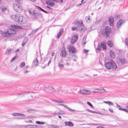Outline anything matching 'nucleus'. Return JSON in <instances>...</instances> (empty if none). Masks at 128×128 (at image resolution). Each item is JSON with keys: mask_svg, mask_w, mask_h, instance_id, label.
<instances>
[{"mask_svg": "<svg viewBox=\"0 0 128 128\" xmlns=\"http://www.w3.org/2000/svg\"><path fill=\"white\" fill-rule=\"evenodd\" d=\"M12 115L14 116H24V114H21L19 113H14L12 114Z\"/></svg>", "mask_w": 128, "mask_h": 128, "instance_id": "23", "label": "nucleus"}, {"mask_svg": "<svg viewBox=\"0 0 128 128\" xmlns=\"http://www.w3.org/2000/svg\"><path fill=\"white\" fill-rule=\"evenodd\" d=\"M10 29L9 28L8 30H7L6 32H2V35L5 37H8V36H11V33H10Z\"/></svg>", "mask_w": 128, "mask_h": 128, "instance_id": "11", "label": "nucleus"}, {"mask_svg": "<svg viewBox=\"0 0 128 128\" xmlns=\"http://www.w3.org/2000/svg\"><path fill=\"white\" fill-rule=\"evenodd\" d=\"M7 10V9L6 7H4L2 9V11L4 12H5Z\"/></svg>", "mask_w": 128, "mask_h": 128, "instance_id": "33", "label": "nucleus"}, {"mask_svg": "<svg viewBox=\"0 0 128 128\" xmlns=\"http://www.w3.org/2000/svg\"><path fill=\"white\" fill-rule=\"evenodd\" d=\"M94 75V76H97V74H95V75Z\"/></svg>", "mask_w": 128, "mask_h": 128, "instance_id": "56", "label": "nucleus"}, {"mask_svg": "<svg viewBox=\"0 0 128 128\" xmlns=\"http://www.w3.org/2000/svg\"><path fill=\"white\" fill-rule=\"evenodd\" d=\"M64 32V30L63 29H61L59 32L58 34L57 35V38H58Z\"/></svg>", "mask_w": 128, "mask_h": 128, "instance_id": "21", "label": "nucleus"}, {"mask_svg": "<svg viewBox=\"0 0 128 128\" xmlns=\"http://www.w3.org/2000/svg\"><path fill=\"white\" fill-rule=\"evenodd\" d=\"M79 92L80 94H90V90L84 89H81Z\"/></svg>", "mask_w": 128, "mask_h": 128, "instance_id": "9", "label": "nucleus"}, {"mask_svg": "<svg viewBox=\"0 0 128 128\" xmlns=\"http://www.w3.org/2000/svg\"><path fill=\"white\" fill-rule=\"evenodd\" d=\"M11 27L12 28L10 29L11 35L16 34V31L18 30L22 29V27L18 25H12L11 26Z\"/></svg>", "mask_w": 128, "mask_h": 128, "instance_id": "4", "label": "nucleus"}, {"mask_svg": "<svg viewBox=\"0 0 128 128\" xmlns=\"http://www.w3.org/2000/svg\"><path fill=\"white\" fill-rule=\"evenodd\" d=\"M16 56H14L13 58L11 60V62L14 61L16 58Z\"/></svg>", "mask_w": 128, "mask_h": 128, "instance_id": "43", "label": "nucleus"}, {"mask_svg": "<svg viewBox=\"0 0 128 128\" xmlns=\"http://www.w3.org/2000/svg\"><path fill=\"white\" fill-rule=\"evenodd\" d=\"M84 0H82L81 2H82Z\"/></svg>", "mask_w": 128, "mask_h": 128, "instance_id": "57", "label": "nucleus"}, {"mask_svg": "<svg viewBox=\"0 0 128 128\" xmlns=\"http://www.w3.org/2000/svg\"><path fill=\"white\" fill-rule=\"evenodd\" d=\"M28 71L27 70H26L25 71H24V73H27L28 72Z\"/></svg>", "mask_w": 128, "mask_h": 128, "instance_id": "49", "label": "nucleus"}, {"mask_svg": "<svg viewBox=\"0 0 128 128\" xmlns=\"http://www.w3.org/2000/svg\"><path fill=\"white\" fill-rule=\"evenodd\" d=\"M60 105H61V106H63V105H64V104H60Z\"/></svg>", "mask_w": 128, "mask_h": 128, "instance_id": "55", "label": "nucleus"}, {"mask_svg": "<svg viewBox=\"0 0 128 128\" xmlns=\"http://www.w3.org/2000/svg\"><path fill=\"white\" fill-rule=\"evenodd\" d=\"M47 59H46L44 60L42 64H44V66H42V67H44L46 66V65L47 63V62H46L47 61Z\"/></svg>", "mask_w": 128, "mask_h": 128, "instance_id": "25", "label": "nucleus"}, {"mask_svg": "<svg viewBox=\"0 0 128 128\" xmlns=\"http://www.w3.org/2000/svg\"><path fill=\"white\" fill-rule=\"evenodd\" d=\"M108 22L110 26H112L114 23V19L113 17L110 16L108 18Z\"/></svg>", "mask_w": 128, "mask_h": 128, "instance_id": "17", "label": "nucleus"}, {"mask_svg": "<svg viewBox=\"0 0 128 128\" xmlns=\"http://www.w3.org/2000/svg\"><path fill=\"white\" fill-rule=\"evenodd\" d=\"M25 95L27 98L28 100H31L30 98H32L33 97V95H32V94L31 92L26 93L25 94Z\"/></svg>", "mask_w": 128, "mask_h": 128, "instance_id": "15", "label": "nucleus"}, {"mask_svg": "<svg viewBox=\"0 0 128 128\" xmlns=\"http://www.w3.org/2000/svg\"><path fill=\"white\" fill-rule=\"evenodd\" d=\"M75 24H76L78 25V26H79L80 27L79 29H77V30L81 32H83L86 30V28L84 26L83 23L82 21H77L75 22Z\"/></svg>", "mask_w": 128, "mask_h": 128, "instance_id": "5", "label": "nucleus"}, {"mask_svg": "<svg viewBox=\"0 0 128 128\" xmlns=\"http://www.w3.org/2000/svg\"><path fill=\"white\" fill-rule=\"evenodd\" d=\"M14 9L18 12H20L22 10V7L18 3L15 4L13 6Z\"/></svg>", "mask_w": 128, "mask_h": 128, "instance_id": "6", "label": "nucleus"}, {"mask_svg": "<svg viewBox=\"0 0 128 128\" xmlns=\"http://www.w3.org/2000/svg\"><path fill=\"white\" fill-rule=\"evenodd\" d=\"M24 44H22V45L23 46H24Z\"/></svg>", "mask_w": 128, "mask_h": 128, "instance_id": "58", "label": "nucleus"}, {"mask_svg": "<svg viewBox=\"0 0 128 128\" xmlns=\"http://www.w3.org/2000/svg\"><path fill=\"white\" fill-rule=\"evenodd\" d=\"M90 17L89 16H87L86 18V22L90 20Z\"/></svg>", "mask_w": 128, "mask_h": 128, "instance_id": "34", "label": "nucleus"}, {"mask_svg": "<svg viewBox=\"0 0 128 128\" xmlns=\"http://www.w3.org/2000/svg\"><path fill=\"white\" fill-rule=\"evenodd\" d=\"M101 48L104 49L106 50V44L104 42H102L100 44Z\"/></svg>", "mask_w": 128, "mask_h": 128, "instance_id": "20", "label": "nucleus"}, {"mask_svg": "<svg viewBox=\"0 0 128 128\" xmlns=\"http://www.w3.org/2000/svg\"><path fill=\"white\" fill-rule=\"evenodd\" d=\"M107 44L108 46L110 47H111L113 46V43L110 40H108L107 42Z\"/></svg>", "mask_w": 128, "mask_h": 128, "instance_id": "22", "label": "nucleus"}, {"mask_svg": "<svg viewBox=\"0 0 128 128\" xmlns=\"http://www.w3.org/2000/svg\"><path fill=\"white\" fill-rule=\"evenodd\" d=\"M34 64L35 65H37L38 64V60L37 58H36L34 59Z\"/></svg>", "mask_w": 128, "mask_h": 128, "instance_id": "26", "label": "nucleus"}, {"mask_svg": "<svg viewBox=\"0 0 128 128\" xmlns=\"http://www.w3.org/2000/svg\"><path fill=\"white\" fill-rule=\"evenodd\" d=\"M63 106L64 107L66 108H67L68 109H70V108L66 105L64 104L63 105Z\"/></svg>", "mask_w": 128, "mask_h": 128, "instance_id": "42", "label": "nucleus"}, {"mask_svg": "<svg viewBox=\"0 0 128 128\" xmlns=\"http://www.w3.org/2000/svg\"><path fill=\"white\" fill-rule=\"evenodd\" d=\"M106 92L104 88H102L101 89L99 88H95L94 89V90L93 91V93H103L105 92Z\"/></svg>", "mask_w": 128, "mask_h": 128, "instance_id": "8", "label": "nucleus"}, {"mask_svg": "<svg viewBox=\"0 0 128 128\" xmlns=\"http://www.w3.org/2000/svg\"><path fill=\"white\" fill-rule=\"evenodd\" d=\"M111 31V28L109 26H107L105 28V31L106 37L109 36Z\"/></svg>", "mask_w": 128, "mask_h": 128, "instance_id": "10", "label": "nucleus"}, {"mask_svg": "<svg viewBox=\"0 0 128 128\" xmlns=\"http://www.w3.org/2000/svg\"><path fill=\"white\" fill-rule=\"evenodd\" d=\"M108 110L110 111L111 112H113V110L112 109L110 108L108 109Z\"/></svg>", "mask_w": 128, "mask_h": 128, "instance_id": "41", "label": "nucleus"}, {"mask_svg": "<svg viewBox=\"0 0 128 128\" xmlns=\"http://www.w3.org/2000/svg\"><path fill=\"white\" fill-rule=\"evenodd\" d=\"M118 108L120 110H122L124 111H125V110H126V109L122 108V107L118 105Z\"/></svg>", "mask_w": 128, "mask_h": 128, "instance_id": "27", "label": "nucleus"}, {"mask_svg": "<svg viewBox=\"0 0 128 128\" xmlns=\"http://www.w3.org/2000/svg\"><path fill=\"white\" fill-rule=\"evenodd\" d=\"M123 23V21L122 20H119L117 22V26L118 27H120V26Z\"/></svg>", "mask_w": 128, "mask_h": 128, "instance_id": "19", "label": "nucleus"}, {"mask_svg": "<svg viewBox=\"0 0 128 128\" xmlns=\"http://www.w3.org/2000/svg\"><path fill=\"white\" fill-rule=\"evenodd\" d=\"M86 110L90 112H92V113H95L96 112L95 111L91 110H88V109Z\"/></svg>", "mask_w": 128, "mask_h": 128, "instance_id": "39", "label": "nucleus"}, {"mask_svg": "<svg viewBox=\"0 0 128 128\" xmlns=\"http://www.w3.org/2000/svg\"><path fill=\"white\" fill-rule=\"evenodd\" d=\"M88 50L85 49L84 50V52H88Z\"/></svg>", "mask_w": 128, "mask_h": 128, "instance_id": "45", "label": "nucleus"}, {"mask_svg": "<svg viewBox=\"0 0 128 128\" xmlns=\"http://www.w3.org/2000/svg\"><path fill=\"white\" fill-rule=\"evenodd\" d=\"M61 54L63 57H65L66 56L67 54L66 50L64 47L63 46L62 48Z\"/></svg>", "mask_w": 128, "mask_h": 128, "instance_id": "14", "label": "nucleus"}, {"mask_svg": "<svg viewBox=\"0 0 128 128\" xmlns=\"http://www.w3.org/2000/svg\"><path fill=\"white\" fill-rule=\"evenodd\" d=\"M97 128H104L103 126H98V127Z\"/></svg>", "mask_w": 128, "mask_h": 128, "instance_id": "46", "label": "nucleus"}, {"mask_svg": "<svg viewBox=\"0 0 128 128\" xmlns=\"http://www.w3.org/2000/svg\"><path fill=\"white\" fill-rule=\"evenodd\" d=\"M116 59L117 62L119 65H122L127 63L126 61L124 58H117Z\"/></svg>", "mask_w": 128, "mask_h": 128, "instance_id": "7", "label": "nucleus"}, {"mask_svg": "<svg viewBox=\"0 0 128 128\" xmlns=\"http://www.w3.org/2000/svg\"><path fill=\"white\" fill-rule=\"evenodd\" d=\"M78 37V36L77 34H75L74 36L72 38L71 40V43L74 44L75 43L77 40Z\"/></svg>", "mask_w": 128, "mask_h": 128, "instance_id": "13", "label": "nucleus"}, {"mask_svg": "<svg viewBox=\"0 0 128 128\" xmlns=\"http://www.w3.org/2000/svg\"><path fill=\"white\" fill-rule=\"evenodd\" d=\"M67 49L70 52L74 53L76 52V49L73 46H71L69 45L68 46Z\"/></svg>", "mask_w": 128, "mask_h": 128, "instance_id": "12", "label": "nucleus"}, {"mask_svg": "<svg viewBox=\"0 0 128 128\" xmlns=\"http://www.w3.org/2000/svg\"><path fill=\"white\" fill-rule=\"evenodd\" d=\"M58 117L60 118H62L61 117V116H58Z\"/></svg>", "mask_w": 128, "mask_h": 128, "instance_id": "53", "label": "nucleus"}, {"mask_svg": "<svg viewBox=\"0 0 128 128\" xmlns=\"http://www.w3.org/2000/svg\"><path fill=\"white\" fill-rule=\"evenodd\" d=\"M51 62V61L50 60L48 61V65H49V64H50V62Z\"/></svg>", "mask_w": 128, "mask_h": 128, "instance_id": "48", "label": "nucleus"}, {"mask_svg": "<svg viewBox=\"0 0 128 128\" xmlns=\"http://www.w3.org/2000/svg\"><path fill=\"white\" fill-rule=\"evenodd\" d=\"M25 64V63L24 62H22L20 64V66L22 67H23L24 66Z\"/></svg>", "mask_w": 128, "mask_h": 128, "instance_id": "32", "label": "nucleus"}, {"mask_svg": "<svg viewBox=\"0 0 128 128\" xmlns=\"http://www.w3.org/2000/svg\"><path fill=\"white\" fill-rule=\"evenodd\" d=\"M110 57L112 58H114L116 57L114 52L112 50H110L109 52Z\"/></svg>", "mask_w": 128, "mask_h": 128, "instance_id": "16", "label": "nucleus"}, {"mask_svg": "<svg viewBox=\"0 0 128 128\" xmlns=\"http://www.w3.org/2000/svg\"><path fill=\"white\" fill-rule=\"evenodd\" d=\"M1 33V32L0 31V34Z\"/></svg>", "mask_w": 128, "mask_h": 128, "instance_id": "62", "label": "nucleus"}, {"mask_svg": "<svg viewBox=\"0 0 128 128\" xmlns=\"http://www.w3.org/2000/svg\"><path fill=\"white\" fill-rule=\"evenodd\" d=\"M78 26H77L76 27H72V31H74L75 30H76L77 28H78Z\"/></svg>", "mask_w": 128, "mask_h": 128, "instance_id": "36", "label": "nucleus"}, {"mask_svg": "<svg viewBox=\"0 0 128 128\" xmlns=\"http://www.w3.org/2000/svg\"><path fill=\"white\" fill-rule=\"evenodd\" d=\"M86 43V37H84L82 42V44L84 45Z\"/></svg>", "mask_w": 128, "mask_h": 128, "instance_id": "24", "label": "nucleus"}, {"mask_svg": "<svg viewBox=\"0 0 128 128\" xmlns=\"http://www.w3.org/2000/svg\"><path fill=\"white\" fill-rule=\"evenodd\" d=\"M59 64L60 67L62 68H63L64 65L63 64L62 62V61L60 62Z\"/></svg>", "mask_w": 128, "mask_h": 128, "instance_id": "30", "label": "nucleus"}, {"mask_svg": "<svg viewBox=\"0 0 128 128\" xmlns=\"http://www.w3.org/2000/svg\"><path fill=\"white\" fill-rule=\"evenodd\" d=\"M127 108L128 109V106H127Z\"/></svg>", "mask_w": 128, "mask_h": 128, "instance_id": "60", "label": "nucleus"}, {"mask_svg": "<svg viewBox=\"0 0 128 128\" xmlns=\"http://www.w3.org/2000/svg\"><path fill=\"white\" fill-rule=\"evenodd\" d=\"M36 123L40 124H44V122L39 121H37L36 122Z\"/></svg>", "mask_w": 128, "mask_h": 128, "instance_id": "29", "label": "nucleus"}, {"mask_svg": "<svg viewBox=\"0 0 128 128\" xmlns=\"http://www.w3.org/2000/svg\"><path fill=\"white\" fill-rule=\"evenodd\" d=\"M55 101L58 102V103H61V102H62V100H56Z\"/></svg>", "mask_w": 128, "mask_h": 128, "instance_id": "40", "label": "nucleus"}, {"mask_svg": "<svg viewBox=\"0 0 128 128\" xmlns=\"http://www.w3.org/2000/svg\"><path fill=\"white\" fill-rule=\"evenodd\" d=\"M12 18L14 21L21 24H26L27 22L26 18L18 13L13 14L12 16Z\"/></svg>", "mask_w": 128, "mask_h": 128, "instance_id": "2", "label": "nucleus"}, {"mask_svg": "<svg viewBox=\"0 0 128 128\" xmlns=\"http://www.w3.org/2000/svg\"><path fill=\"white\" fill-rule=\"evenodd\" d=\"M87 104L89 105L91 107L94 108V107L91 104V103L89 102H87Z\"/></svg>", "mask_w": 128, "mask_h": 128, "instance_id": "35", "label": "nucleus"}, {"mask_svg": "<svg viewBox=\"0 0 128 128\" xmlns=\"http://www.w3.org/2000/svg\"><path fill=\"white\" fill-rule=\"evenodd\" d=\"M125 112H126L128 113V110H127L126 109V110H125Z\"/></svg>", "mask_w": 128, "mask_h": 128, "instance_id": "52", "label": "nucleus"}, {"mask_svg": "<svg viewBox=\"0 0 128 128\" xmlns=\"http://www.w3.org/2000/svg\"><path fill=\"white\" fill-rule=\"evenodd\" d=\"M105 65L106 68L108 69H110L112 68L116 69L117 67L116 63L112 60H110V62H106L105 64Z\"/></svg>", "mask_w": 128, "mask_h": 128, "instance_id": "3", "label": "nucleus"}, {"mask_svg": "<svg viewBox=\"0 0 128 128\" xmlns=\"http://www.w3.org/2000/svg\"><path fill=\"white\" fill-rule=\"evenodd\" d=\"M82 4H80V5H81Z\"/></svg>", "mask_w": 128, "mask_h": 128, "instance_id": "61", "label": "nucleus"}, {"mask_svg": "<svg viewBox=\"0 0 128 128\" xmlns=\"http://www.w3.org/2000/svg\"><path fill=\"white\" fill-rule=\"evenodd\" d=\"M104 103L108 104L109 105H113V104L110 101L106 102L104 101Z\"/></svg>", "mask_w": 128, "mask_h": 128, "instance_id": "28", "label": "nucleus"}, {"mask_svg": "<svg viewBox=\"0 0 128 128\" xmlns=\"http://www.w3.org/2000/svg\"><path fill=\"white\" fill-rule=\"evenodd\" d=\"M1 1V0H0V2Z\"/></svg>", "mask_w": 128, "mask_h": 128, "instance_id": "63", "label": "nucleus"}, {"mask_svg": "<svg viewBox=\"0 0 128 128\" xmlns=\"http://www.w3.org/2000/svg\"><path fill=\"white\" fill-rule=\"evenodd\" d=\"M53 125V126H52V127H54V128H56V126H54V125Z\"/></svg>", "mask_w": 128, "mask_h": 128, "instance_id": "51", "label": "nucleus"}, {"mask_svg": "<svg viewBox=\"0 0 128 128\" xmlns=\"http://www.w3.org/2000/svg\"><path fill=\"white\" fill-rule=\"evenodd\" d=\"M64 123L65 125L67 126H73V124L72 122H65Z\"/></svg>", "mask_w": 128, "mask_h": 128, "instance_id": "18", "label": "nucleus"}, {"mask_svg": "<svg viewBox=\"0 0 128 128\" xmlns=\"http://www.w3.org/2000/svg\"><path fill=\"white\" fill-rule=\"evenodd\" d=\"M60 2H63V1L62 0H60Z\"/></svg>", "mask_w": 128, "mask_h": 128, "instance_id": "54", "label": "nucleus"}, {"mask_svg": "<svg viewBox=\"0 0 128 128\" xmlns=\"http://www.w3.org/2000/svg\"><path fill=\"white\" fill-rule=\"evenodd\" d=\"M54 2H60V0H52Z\"/></svg>", "mask_w": 128, "mask_h": 128, "instance_id": "44", "label": "nucleus"}, {"mask_svg": "<svg viewBox=\"0 0 128 128\" xmlns=\"http://www.w3.org/2000/svg\"><path fill=\"white\" fill-rule=\"evenodd\" d=\"M28 122L30 123H32V121L31 120H29L28 121Z\"/></svg>", "mask_w": 128, "mask_h": 128, "instance_id": "50", "label": "nucleus"}, {"mask_svg": "<svg viewBox=\"0 0 128 128\" xmlns=\"http://www.w3.org/2000/svg\"><path fill=\"white\" fill-rule=\"evenodd\" d=\"M100 50V46L99 44L97 48H96V50Z\"/></svg>", "mask_w": 128, "mask_h": 128, "instance_id": "37", "label": "nucleus"}, {"mask_svg": "<svg viewBox=\"0 0 128 128\" xmlns=\"http://www.w3.org/2000/svg\"><path fill=\"white\" fill-rule=\"evenodd\" d=\"M125 42L126 44L128 46V38L126 39Z\"/></svg>", "mask_w": 128, "mask_h": 128, "instance_id": "38", "label": "nucleus"}, {"mask_svg": "<svg viewBox=\"0 0 128 128\" xmlns=\"http://www.w3.org/2000/svg\"><path fill=\"white\" fill-rule=\"evenodd\" d=\"M10 51H11V50H10L9 51V52H10Z\"/></svg>", "mask_w": 128, "mask_h": 128, "instance_id": "59", "label": "nucleus"}, {"mask_svg": "<svg viewBox=\"0 0 128 128\" xmlns=\"http://www.w3.org/2000/svg\"><path fill=\"white\" fill-rule=\"evenodd\" d=\"M54 54V51L52 52V56H53Z\"/></svg>", "mask_w": 128, "mask_h": 128, "instance_id": "47", "label": "nucleus"}, {"mask_svg": "<svg viewBox=\"0 0 128 128\" xmlns=\"http://www.w3.org/2000/svg\"><path fill=\"white\" fill-rule=\"evenodd\" d=\"M35 6L36 8L33 7L30 8L29 10V13L32 15H33L34 18H37L41 15V13L38 8H40L41 11L44 12L46 13H47V12L40 7L38 6Z\"/></svg>", "mask_w": 128, "mask_h": 128, "instance_id": "1", "label": "nucleus"}, {"mask_svg": "<svg viewBox=\"0 0 128 128\" xmlns=\"http://www.w3.org/2000/svg\"><path fill=\"white\" fill-rule=\"evenodd\" d=\"M49 4L50 6H54L55 5L54 4L53 2H50L49 3Z\"/></svg>", "mask_w": 128, "mask_h": 128, "instance_id": "31", "label": "nucleus"}]
</instances>
